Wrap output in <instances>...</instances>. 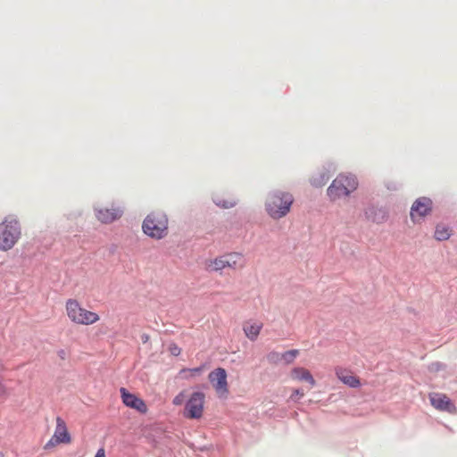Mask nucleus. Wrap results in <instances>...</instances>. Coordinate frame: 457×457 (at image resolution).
I'll return each mask as SVG.
<instances>
[{
    "mask_svg": "<svg viewBox=\"0 0 457 457\" xmlns=\"http://www.w3.org/2000/svg\"><path fill=\"white\" fill-rule=\"evenodd\" d=\"M143 232L149 237L156 240L164 238L169 233V220L161 211L150 212L143 220Z\"/></svg>",
    "mask_w": 457,
    "mask_h": 457,
    "instance_id": "obj_1",
    "label": "nucleus"
},
{
    "mask_svg": "<svg viewBox=\"0 0 457 457\" xmlns=\"http://www.w3.org/2000/svg\"><path fill=\"white\" fill-rule=\"evenodd\" d=\"M64 307L67 318L73 324L90 326L100 320L96 312L84 308L77 299H67Z\"/></svg>",
    "mask_w": 457,
    "mask_h": 457,
    "instance_id": "obj_2",
    "label": "nucleus"
},
{
    "mask_svg": "<svg viewBox=\"0 0 457 457\" xmlns=\"http://www.w3.org/2000/svg\"><path fill=\"white\" fill-rule=\"evenodd\" d=\"M205 269L212 272H221L225 269H242L245 267L244 256L237 252L227 253L204 262Z\"/></svg>",
    "mask_w": 457,
    "mask_h": 457,
    "instance_id": "obj_3",
    "label": "nucleus"
},
{
    "mask_svg": "<svg viewBox=\"0 0 457 457\" xmlns=\"http://www.w3.org/2000/svg\"><path fill=\"white\" fill-rule=\"evenodd\" d=\"M21 236V229L18 220L6 218L0 223V250L6 252L12 249Z\"/></svg>",
    "mask_w": 457,
    "mask_h": 457,
    "instance_id": "obj_4",
    "label": "nucleus"
},
{
    "mask_svg": "<svg viewBox=\"0 0 457 457\" xmlns=\"http://www.w3.org/2000/svg\"><path fill=\"white\" fill-rule=\"evenodd\" d=\"M358 181L353 175L339 174L328 188L330 198H345L356 190Z\"/></svg>",
    "mask_w": 457,
    "mask_h": 457,
    "instance_id": "obj_5",
    "label": "nucleus"
},
{
    "mask_svg": "<svg viewBox=\"0 0 457 457\" xmlns=\"http://www.w3.org/2000/svg\"><path fill=\"white\" fill-rule=\"evenodd\" d=\"M71 436L68 431L65 421L61 418H56V427L53 436L44 446L45 450H50L60 444H70Z\"/></svg>",
    "mask_w": 457,
    "mask_h": 457,
    "instance_id": "obj_6",
    "label": "nucleus"
},
{
    "mask_svg": "<svg viewBox=\"0 0 457 457\" xmlns=\"http://www.w3.org/2000/svg\"><path fill=\"white\" fill-rule=\"evenodd\" d=\"M208 378L220 398H226L228 394L227 372L223 368H217L211 371Z\"/></svg>",
    "mask_w": 457,
    "mask_h": 457,
    "instance_id": "obj_7",
    "label": "nucleus"
},
{
    "mask_svg": "<svg viewBox=\"0 0 457 457\" xmlns=\"http://www.w3.org/2000/svg\"><path fill=\"white\" fill-rule=\"evenodd\" d=\"M205 395L195 392L186 403L185 416L188 419H200L203 416Z\"/></svg>",
    "mask_w": 457,
    "mask_h": 457,
    "instance_id": "obj_8",
    "label": "nucleus"
},
{
    "mask_svg": "<svg viewBox=\"0 0 457 457\" xmlns=\"http://www.w3.org/2000/svg\"><path fill=\"white\" fill-rule=\"evenodd\" d=\"M95 212L96 219L105 224L119 220L123 214V210L113 204L106 206H98L95 209Z\"/></svg>",
    "mask_w": 457,
    "mask_h": 457,
    "instance_id": "obj_9",
    "label": "nucleus"
},
{
    "mask_svg": "<svg viewBox=\"0 0 457 457\" xmlns=\"http://www.w3.org/2000/svg\"><path fill=\"white\" fill-rule=\"evenodd\" d=\"M120 393L122 403L126 407L136 410L142 414L147 412L148 408L146 403L137 395L129 392L125 387H120Z\"/></svg>",
    "mask_w": 457,
    "mask_h": 457,
    "instance_id": "obj_10",
    "label": "nucleus"
},
{
    "mask_svg": "<svg viewBox=\"0 0 457 457\" xmlns=\"http://www.w3.org/2000/svg\"><path fill=\"white\" fill-rule=\"evenodd\" d=\"M428 398L431 405L435 409L441 411H446L451 414H455L457 412L456 406L446 395L433 392L428 395Z\"/></svg>",
    "mask_w": 457,
    "mask_h": 457,
    "instance_id": "obj_11",
    "label": "nucleus"
},
{
    "mask_svg": "<svg viewBox=\"0 0 457 457\" xmlns=\"http://www.w3.org/2000/svg\"><path fill=\"white\" fill-rule=\"evenodd\" d=\"M292 203L293 202H266L265 210L270 218L278 220L289 212Z\"/></svg>",
    "mask_w": 457,
    "mask_h": 457,
    "instance_id": "obj_12",
    "label": "nucleus"
},
{
    "mask_svg": "<svg viewBox=\"0 0 457 457\" xmlns=\"http://www.w3.org/2000/svg\"><path fill=\"white\" fill-rule=\"evenodd\" d=\"M432 202H413L410 216L414 223H420L423 219L430 214L432 211Z\"/></svg>",
    "mask_w": 457,
    "mask_h": 457,
    "instance_id": "obj_13",
    "label": "nucleus"
},
{
    "mask_svg": "<svg viewBox=\"0 0 457 457\" xmlns=\"http://www.w3.org/2000/svg\"><path fill=\"white\" fill-rule=\"evenodd\" d=\"M336 375L341 382L350 387L355 388L361 386L360 379L349 370L338 367L336 369Z\"/></svg>",
    "mask_w": 457,
    "mask_h": 457,
    "instance_id": "obj_14",
    "label": "nucleus"
},
{
    "mask_svg": "<svg viewBox=\"0 0 457 457\" xmlns=\"http://www.w3.org/2000/svg\"><path fill=\"white\" fill-rule=\"evenodd\" d=\"M290 378L296 381H305L312 387L316 382L311 372L303 367H295L290 371Z\"/></svg>",
    "mask_w": 457,
    "mask_h": 457,
    "instance_id": "obj_15",
    "label": "nucleus"
},
{
    "mask_svg": "<svg viewBox=\"0 0 457 457\" xmlns=\"http://www.w3.org/2000/svg\"><path fill=\"white\" fill-rule=\"evenodd\" d=\"M261 321L249 320L244 324L243 330L245 337L251 341H255L262 328Z\"/></svg>",
    "mask_w": 457,
    "mask_h": 457,
    "instance_id": "obj_16",
    "label": "nucleus"
},
{
    "mask_svg": "<svg viewBox=\"0 0 457 457\" xmlns=\"http://www.w3.org/2000/svg\"><path fill=\"white\" fill-rule=\"evenodd\" d=\"M329 178V171L327 169H320L312 174L310 183L315 187H320L328 181Z\"/></svg>",
    "mask_w": 457,
    "mask_h": 457,
    "instance_id": "obj_17",
    "label": "nucleus"
},
{
    "mask_svg": "<svg viewBox=\"0 0 457 457\" xmlns=\"http://www.w3.org/2000/svg\"><path fill=\"white\" fill-rule=\"evenodd\" d=\"M365 215L368 220L376 223H382L386 218V212L384 210L375 208L374 206L367 209Z\"/></svg>",
    "mask_w": 457,
    "mask_h": 457,
    "instance_id": "obj_18",
    "label": "nucleus"
},
{
    "mask_svg": "<svg viewBox=\"0 0 457 457\" xmlns=\"http://www.w3.org/2000/svg\"><path fill=\"white\" fill-rule=\"evenodd\" d=\"M451 236H452V229L449 227L443 225V224L436 225L435 233H434V237L437 241L447 240L450 238Z\"/></svg>",
    "mask_w": 457,
    "mask_h": 457,
    "instance_id": "obj_19",
    "label": "nucleus"
},
{
    "mask_svg": "<svg viewBox=\"0 0 457 457\" xmlns=\"http://www.w3.org/2000/svg\"><path fill=\"white\" fill-rule=\"evenodd\" d=\"M204 369V366L193 369H182L179 371V375L181 376V378L188 379L190 378L199 376L203 372Z\"/></svg>",
    "mask_w": 457,
    "mask_h": 457,
    "instance_id": "obj_20",
    "label": "nucleus"
},
{
    "mask_svg": "<svg viewBox=\"0 0 457 457\" xmlns=\"http://www.w3.org/2000/svg\"><path fill=\"white\" fill-rule=\"evenodd\" d=\"M298 354H299V350L294 349V350H290V351L284 353L281 355V358L285 361V362L287 364H290V363L294 362L295 359L298 356Z\"/></svg>",
    "mask_w": 457,
    "mask_h": 457,
    "instance_id": "obj_21",
    "label": "nucleus"
},
{
    "mask_svg": "<svg viewBox=\"0 0 457 457\" xmlns=\"http://www.w3.org/2000/svg\"><path fill=\"white\" fill-rule=\"evenodd\" d=\"M169 352L170 353V354H172L174 356H178L180 354L181 349H180V347H179L178 345L172 343L169 345Z\"/></svg>",
    "mask_w": 457,
    "mask_h": 457,
    "instance_id": "obj_22",
    "label": "nucleus"
},
{
    "mask_svg": "<svg viewBox=\"0 0 457 457\" xmlns=\"http://www.w3.org/2000/svg\"><path fill=\"white\" fill-rule=\"evenodd\" d=\"M184 400H185V395L183 392H181L173 398L172 403L174 405H181L184 403Z\"/></svg>",
    "mask_w": 457,
    "mask_h": 457,
    "instance_id": "obj_23",
    "label": "nucleus"
},
{
    "mask_svg": "<svg viewBox=\"0 0 457 457\" xmlns=\"http://www.w3.org/2000/svg\"><path fill=\"white\" fill-rule=\"evenodd\" d=\"M9 395L6 386L0 381V398L7 397Z\"/></svg>",
    "mask_w": 457,
    "mask_h": 457,
    "instance_id": "obj_24",
    "label": "nucleus"
},
{
    "mask_svg": "<svg viewBox=\"0 0 457 457\" xmlns=\"http://www.w3.org/2000/svg\"><path fill=\"white\" fill-rule=\"evenodd\" d=\"M304 395L303 391L300 389H295L290 396L292 400H296L297 398H301Z\"/></svg>",
    "mask_w": 457,
    "mask_h": 457,
    "instance_id": "obj_25",
    "label": "nucleus"
},
{
    "mask_svg": "<svg viewBox=\"0 0 457 457\" xmlns=\"http://www.w3.org/2000/svg\"><path fill=\"white\" fill-rule=\"evenodd\" d=\"M219 205L223 208H231L234 206L232 202H220Z\"/></svg>",
    "mask_w": 457,
    "mask_h": 457,
    "instance_id": "obj_26",
    "label": "nucleus"
},
{
    "mask_svg": "<svg viewBox=\"0 0 457 457\" xmlns=\"http://www.w3.org/2000/svg\"><path fill=\"white\" fill-rule=\"evenodd\" d=\"M95 457H106L104 448L98 449Z\"/></svg>",
    "mask_w": 457,
    "mask_h": 457,
    "instance_id": "obj_27",
    "label": "nucleus"
},
{
    "mask_svg": "<svg viewBox=\"0 0 457 457\" xmlns=\"http://www.w3.org/2000/svg\"><path fill=\"white\" fill-rule=\"evenodd\" d=\"M278 357H279V353L273 352V353H269L268 360L274 361L275 359H278Z\"/></svg>",
    "mask_w": 457,
    "mask_h": 457,
    "instance_id": "obj_28",
    "label": "nucleus"
},
{
    "mask_svg": "<svg viewBox=\"0 0 457 457\" xmlns=\"http://www.w3.org/2000/svg\"><path fill=\"white\" fill-rule=\"evenodd\" d=\"M64 354H65V352H64L63 350L60 351L59 355H60L62 358H63Z\"/></svg>",
    "mask_w": 457,
    "mask_h": 457,
    "instance_id": "obj_29",
    "label": "nucleus"
},
{
    "mask_svg": "<svg viewBox=\"0 0 457 457\" xmlns=\"http://www.w3.org/2000/svg\"><path fill=\"white\" fill-rule=\"evenodd\" d=\"M143 338H144V342H146L148 340V336H145Z\"/></svg>",
    "mask_w": 457,
    "mask_h": 457,
    "instance_id": "obj_30",
    "label": "nucleus"
}]
</instances>
